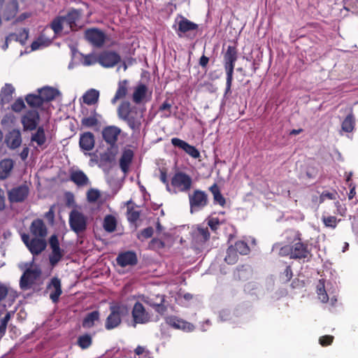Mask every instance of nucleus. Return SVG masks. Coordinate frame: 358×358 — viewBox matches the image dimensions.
Returning <instances> with one entry per match:
<instances>
[{"label":"nucleus","mask_w":358,"mask_h":358,"mask_svg":"<svg viewBox=\"0 0 358 358\" xmlns=\"http://www.w3.org/2000/svg\"><path fill=\"white\" fill-rule=\"evenodd\" d=\"M110 313L107 317L105 327L108 330L116 328L121 323L122 317L128 313L127 307L122 304L113 305L110 307Z\"/></svg>","instance_id":"f257e3e1"},{"label":"nucleus","mask_w":358,"mask_h":358,"mask_svg":"<svg viewBox=\"0 0 358 358\" xmlns=\"http://www.w3.org/2000/svg\"><path fill=\"white\" fill-rule=\"evenodd\" d=\"M20 267L22 269L26 268L24 274L20 279V287L23 289H27L31 287L35 281L39 278L41 275V270L39 268L33 264H20Z\"/></svg>","instance_id":"f03ea898"},{"label":"nucleus","mask_w":358,"mask_h":358,"mask_svg":"<svg viewBox=\"0 0 358 358\" xmlns=\"http://www.w3.org/2000/svg\"><path fill=\"white\" fill-rule=\"evenodd\" d=\"M335 288H333L332 285L329 282H326L324 280H320L316 286V293L317 298L322 303H327L330 300L331 304L334 305L336 301L335 294Z\"/></svg>","instance_id":"7ed1b4c3"},{"label":"nucleus","mask_w":358,"mask_h":358,"mask_svg":"<svg viewBox=\"0 0 358 358\" xmlns=\"http://www.w3.org/2000/svg\"><path fill=\"white\" fill-rule=\"evenodd\" d=\"M236 51L234 47L229 46L224 55V67L227 72V92L231 89L233 80L234 63L236 61Z\"/></svg>","instance_id":"20e7f679"},{"label":"nucleus","mask_w":358,"mask_h":358,"mask_svg":"<svg viewBox=\"0 0 358 358\" xmlns=\"http://www.w3.org/2000/svg\"><path fill=\"white\" fill-rule=\"evenodd\" d=\"M192 180L189 176L182 172H177L171 179V186L175 193L187 192L192 187Z\"/></svg>","instance_id":"39448f33"},{"label":"nucleus","mask_w":358,"mask_h":358,"mask_svg":"<svg viewBox=\"0 0 358 358\" xmlns=\"http://www.w3.org/2000/svg\"><path fill=\"white\" fill-rule=\"evenodd\" d=\"M69 224L76 233L83 232L87 227V217L79 210L73 209L69 215Z\"/></svg>","instance_id":"423d86ee"},{"label":"nucleus","mask_w":358,"mask_h":358,"mask_svg":"<svg viewBox=\"0 0 358 358\" xmlns=\"http://www.w3.org/2000/svg\"><path fill=\"white\" fill-rule=\"evenodd\" d=\"M134 322L137 324H145L151 321L152 314L146 310L141 301H137L132 310Z\"/></svg>","instance_id":"0eeeda50"},{"label":"nucleus","mask_w":358,"mask_h":358,"mask_svg":"<svg viewBox=\"0 0 358 358\" xmlns=\"http://www.w3.org/2000/svg\"><path fill=\"white\" fill-rule=\"evenodd\" d=\"M191 212L199 210L206 206L208 197L204 192L196 190L189 196Z\"/></svg>","instance_id":"6e6552de"},{"label":"nucleus","mask_w":358,"mask_h":358,"mask_svg":"<svg viewBox=\"0 0 358 358\" xmlns=\"http://www.w3.org/2000/svg\"><path fill=\"white\" fill-rule=\"evenodd\" d=\"M151 96L152 91L144 84L140 83L134 87L132 99L136 103L146 102L150 99Z\"/></svg>","instance_id":"1a4fd4ad"},{"label":"nucleus","mask_w":358,"mask_h":358,"mask_svg":"<svg viewBox=\"0 0 358 358\" xmlns=\"http://www.w3.org/2000/svg\"><path fill=\"white\" fill-rule=\"evenodd\" d=\"M22 239L33 255L39 254L46 247V243L43 238H33L29 241V236L24 234L22 236Z\"/></svg>","instance_id":"9d476101"},{"label":"nucleus","mask_w":358,"mask_h":358,"mask_svg":"<svg viewBox=\"0 0 358 358\" xmlns=\"http://www.w3.org/2000/svg\"><path fill=\"white\" fill-rule=\"evenodd\" d=\"M290 250V257L292 258H305L308 255V250L301 242L296 243L290 249L288 246H285L281 248L280 253L286 255Z\"/></svg>","instance_id":"9b49d317"},{"label":"nucleus","mask_w":358,"mask_h":358,"mask_svg":"<svg viewBox=\"0 0 358 358\" xmlns=\"http://www.w3.org/2000/svg\"><path fill=\"white\" fill-rule=\"evenodd\" d=\"M120 61V55L115 52L104 51L99 55V64L105 68L113 67Z\"/></svg>","instance_id":"f8f14e48"},{"label":"nucleus","mask_w":358,"mask_h":358,"mask_svg":"<svg viewBox=\"0 0 358 358\" xmlns=\"http://www.w3.org/2000/svg\"><path fill=\"white\" fill-rule=\"evenodd\" d=\"M166 322L171 327L184 331L189 332L194 329V326L192 324L176 316L167 317Z\"/></svg>","instance_id":"ddd939ff"},{"label":"nucleus","mask_w":358,"mask_h":358,"mask_svg":"<svg viewBox=\"0 0 358 358\" xmlns=\"http://www.w3.org/2000/svg\"><path fill=\"white\" fill-rule=\"evenodd\" d=\"M39 121L38 113L36 110H29L22 117V124L24 130H33L36 127Z\"/></svg>","instance_id":"4468645a"},{"label":"nucleus","mask_w":358,"mask_h":358,"mask_svg":"<svg viewBox=\"0 0 358 358\" xmlns=\"http://www.w3.org/2000/svg\"><path fill=\"white\" fill-rule=\"evenodd\" d=\"M50 245L52 249V254L50 256V262L52 266H55L60 261L63 255L59 246L58 238L56 236H52L50 237Z\"/></svg>","instance_id":"2eb2a0df"},{"label":"nucleus","mask_w":358,"mask_h":358,"mask_svg":"<svg viewBox=\"0 0 358 358\" xmlns=\"http://www.w3.org/2000/svg\"><path fill=\"white\" fill-rule=\"evenodd\" d=\"M47 289L52 302H57L62 293L60 280L57 278H53L48 285Z\"/></svg>","instance_id":"dca6fc26"},{"label":"nucleus","mask_w":358,"mask_h":358,"mask_svg":"<svg viewBox=\"0 0 358 358\" xmlns=\"http://www.w3.org/2000/svg\"><path fill=\"white\" fill-rule=\"evenodd\" d=\"M85 38L95 46H101L105 41V35L100 30L92 29L85 31Z\"/></svg>","instance_id":"f3484780"},{"label":"nucleus","mask_w":358,"mask_h":358,"mask_svg":"<svg viewBox=\"0 0 358 358\" xmlns=\"http://www.w3.org/2000/svg\"><path fill=\"white\" fill-rule=\"evenodd\" d=\"M140 300L145 304L155 308L157 312L162 313L164 311L162 303L164 298L162 295H157L155 297L152 296H142L140 297Z\"/></svg>","instance_id":"a211bd4d"},{"label":"nucleus","mask_w":358,"mask_h":358,"mask_svg":"<svg viewBox=\"0 0 358 358\" xmlns=\"http://www.w3.org/2000/svg\"><path fill=\"white\" fill-rule=\"evenodd\" d=\"M29 194V188L27 185H21L13 188L8 193L9 199L12 202L23 201Z\"/></svg>","instance_id":"6ab92c4d"},{"label":"nucleus","mask_w":358,"mask_h":358,"mask_svg":"<svg viewBox=\"0 0 358 358\" xmlns=\"http://www.w3.org/2000/svg\"><path fill=\"white\" fill-rule=\"evenodd\" d=\"M6 143L8 148L15 149L22 143L21 133L18 129H13L6 136Z\"/></svg>","instance_id":"aec40b11"},{"label":"nucleus","mask_w":358,"mask_h":358,"mask_svg":"<svg viewBox=\"0 0 358 358\" xmlns=\"http://www.w3.org/2000/svg\"><path fill=\"white\" fill-rule=\"evenodd\" d=\"M28 38V31L26 29L21 31L18 35L10 34L5 41H0V47L6 50L8 48V43L13 40L19 41L22 45H24Z\"/></svg>","instance_id":"412c9836"},{"label":"nucleus","mask_w":358,"mask_h":358,"mask_svg":"<svg viewBox=\"0 0 358 358\" xmlns=\"http://www.w3.org/2000/svg\"><path fill=\"white\" fill-rule=\"evenodd\" d=\"M15 89L12 84L6 83L0 91V103L4 105L9 103L13 97Z\"/></svg>","instance_id":"4be33fe9"},{"label":"nucleus","mask_w":358,"mask_h":358,"mask_svg":"<svg viewBox=\"0 0 358 358\" xmlns=\"http://www.w3.org/2000/svg\"><path fill=\"white\" fill-rule=\"evenodd\" d=\"M82 16V13L78 10H71L66 15L67 21L66 20L64 22L67 24H70V28L73 29V31L77 30L82 25L80 24V18Z\"/></svg>","instance_id":"5701e85b"},{"label":"nucleus","mask_w":358,"mask_h":358,"mask_svg":"<svg viewBox=\"0 0 358 358\" xmlns=\"http://www.w3.org/2000/svg\"><path fill=\"white\" fill-rule=\"evenodd\" d=\"M66 20L67 21L66 15L58 17L52 22L51 27L56 34L62 31L68 33L70 31H73V29L70 28V24L64 22Z\"/></svg>","instance_id":"b1692460"},{"label":"nucleus","mask_w":358,"mask_h":358,"mask_svg":"<svg viewBox=\"0 0 358 358\" xmlns=\"http://www.w3.org/2000/svg\"><path fill=\"white\" fill-rule=\"evenodd\" d=\"M117 262L121 266H132L136 264L137 257L134 252H126L117 257Z\"/></svg>","instance_id":"393cba45"},{"label":"nucleus","mask_w":358,"mask_h":358,"mask_svg":"<svg viewBox=\"0 0 358 358\" xmlns=\"http://www.w3.org/2000/svg\"><path fill=\"white\" fill-rule=\"evenodd\" d=\"M80 146L82 150L90 151L93 149L94 146V137L91 132H85L80 135Z\"/></svg>","instance_id":"a878e982"},{"label":"nucleus","mask_w":358,"mask_h":358,"mask_svg":"<svg viewBox=\"0 0 358 358\" xmlns=\"http://www.w3.org/2000/svg\"><path fill=\"white\" fill-rule=\"evenodd\" d=\"M142 117V113L134 109L124 120L127 122L131 129L135 130L139 128Z\"/></svg>","instance_id":"bb28decb"},{"label":"nucleus","mask_w":358,"mask_h":358,"mask_svg":"<svg viewBox=\"0 0 358 358\" xmlns=\"http://www.w3.org/2000/svg\"><path fill=\"white\" fill-rule=\"evenodd\" d=\"M31 232L35 236L44 238L47 234V229L41 220H34L30 227Z\"/></svg>","instance_id":"cd10ccee"},{"label":"nucleus","mask_w":358,"mask_h":358,"mask_svg":"<svg viewBox=\"0 0 358 358\" xmlns=\"http://www.w3.org/2000/svg\"><path fill=\"white\" fill-rule=\"evenodd\" d=\"M176 23L178 26V31L185 33L188 31L194 30L197 28V25L184 17L179 16L176 20Z\"/></svg>","instance_id":"c85d7f7f"},{"label":"nucleus","mask_w":358,"mask_h":358,"mask_svg":"<svg viewBox=\"0 0 358 358\" xmlns=\"http://www.w3.org/2000/svg\"><path fill=\"white\" fill-rule=\"evenodd\" d=\"M120 129L116 127H108L103 131V136L106 142L113 144L117 141Z\"/></svg>","instance_id":"c756f323"},{"label":"nucleus","mask_w":358,"mask_h":358,"mask_svg":"<svg viewBox=\"0 0 358 358\" xmlns=\"http://www.w3.org/2000/svg\"><path fill=\"white\" fill-rule=\"evenodd\" d=\"M38 93L43 98V102H48L59 94L57 90L50 87H44L38 90Z\"/></svg>","instance_id":"7c9ffc66"},{"label":"nucleus","mask_w":358,"mask_h":358,"mask_svg":"<svg viewBox=\"0 0 358 358\" xmlns=\"http://www.w3.org/2000/svg\"><path fill=\"white\" fill-rule=\"evenodd\" d=\"M13 161L5 159L0 162V178L5 179L9 176L13 168Z\"/></svg>","instance_id":"2f4dec72"},{"label":"nucleus","mask_w":358,"mask_h":358,"mask_svg":"<svg viewBox=\"0 0 358 358\" xmlns=\"http://www.w3.org/2000/svg\"><path fill=\"white\" fill-rule=\"evenodd\" d=\"M31 141L32 143H36L38 147L43 148V145L46 142V136L43 128H38L37 131L32 134Z\"/></svg>","instance_id":"473e14b6"},{"label":"nucleus","mask_w":358,"mask_h":358,"mask_svg":"<svg viewBox=\"0 0 358 358\" xmlns=\"http://www.w3.org/2000/svg\"><path fill=\"white\" fill-rule=\"evenodd\" d=\"M134 154L131 150H124L120 160V168L124 173H126L130 163L131 162Z\"/></svg>","instance_id":"72a5a7b5"},{"label":"nucleus","mask_w":358,"mask_h":358,"mask_svg":"<svg viewBox=\"0 0 358 358\" xmlns=\"http://www.w3.org/2000/svg\"><path fill=\"white\" fill-rule=\"evenodd\" d=\"M99 321V313L98 311H93L86 315L83 321V326L84 328H91L95 325L96 322Z\"/></svg>","instance_id":"f704fd0d"},{"label":"nucleus","mask_w":358,"mask_h":358,"mask_svg":"<svg viewBox=\"0 0 358 358\" xmlns=\"http://www.w3.org/2000/svg\"><path fill=\"white\" fill-rule=\"evenodd\" d=\"M99 96V91L91 89L87 91L83 96L84 103L87 105H92L97 102Z\"/></svg>","instance_id":"c9c22d12"},{"label":"nucleus","mask_w":358,"mask_h":358,"mask_svg":"<svg viewBox=\"0 0 358 358\" xmlns=\"http://www.w3.org/2000/svg\"><path fill=\"white\" fill-rule=\"evenodd\" d=\"M127 84L128 82L126 80L120 81L118 83V88L115 93L114 98L112 99V103L114 104L116 101L124 97L127 93Z\"/></svg>","instance_id":"e433bc0d"},{"label":"nucleus","mask_w":358,"mask_h":358,"mask_svg":"<svg viewBox=\"0 0 358 358\" xmlns=\"http://www.w3.org/2000/svg\"><path fill=\"white\" fill-rule=\"evenodd\" d=\"M210 236V234L207 227H198L194 231V238L196 241L201 243L206 242Z\"/></svg>","instance_id":"4c0bfd02"},{"label":"nucleus","mask_w":358,"mask_h":358,"mask_svg":"<svg viewBox=\"0 0 358 358\" xmlns=\"http://www.w3.org/2000/svg\"><path fill=\"white\" fill-rule=\"evenodd\" d=\"M80 62L83 66H92L99 63V56L94 52L87 55L80 54Z\"/></svg>","instance_id":"58836bf2"},{"label":"nucleus","mask_w":358,"mask_h":358,"mask_svg":"<svg viewBox=\"0 0 358 358\" xmlns=\"http://www.w3.org/2000/svg\"><path fill=\"white\" fill-rule=\"evenodd\" d=\"M25 100L33 108L40 107L43 103V98L39 93L38 94H29L27 95Z\"/></svg>","instance_id":"ea45409f"},{"label":"nucleus","mask_w":358,"mask_h":358,"mask_svg":"<svg viewBox=\"0 0 358 358\" xmlns=\"http://www.w3.org/2000/svg\"><path fill=\"white\" fill-rule=\"evenodd\" d=\"M71 180L78 185H85L87 183L88 179L85 174L80 171H76L71 173Z\"/></svg>","instance_id":"a19ab883"},{"label":"nucleus","mask_w":358,"mask_h":358,"mask_svg":"<svg viewBox=\"0 0 358 358\" xmlns=\"http://www.w3.org/2000/svg\"><path fill=\"white\" fill-rule=\"evenodd\" d=\"M134 109H131L130 107V103L129 102L124 101L122 102L118 108L117 113L120 118L122 120H125L126 117L131 114L132 110Z\"/></svg>","instance_id":"79ce46f5"},{"label":"nucleus","mask_w":358,"mask_h":358,"mask_svg":"<svg viewBox=\"0 0 358 358\" xmlns=\"http://www.w3.org/2000/svg\"><path fill=\"white\" fill-rule=\"evenodd\" d=\"M17 11V3L16 1H12L7 6L4 13V17L6 20L15 17Z\"/></svg>","instance_id":"37998d69"},{"label":"nucleus","mask_w":358,"mask_h":358,"mask_svg":"<svg viewBox=\"0 0 358 358\" xmlns=\"http://www.w3.org/2000/svg\"><path fill=\"white\" fill-rule=\"evenodd\" d=\"M238 259V254L236 251V248L231 245L227 250V255L224 258L225 262L229 264H235Z\"/></svg>","instance_id":"c03bdc74"},{"label":"nucleus","mask_w":358,"mask_h":358,"mask_svg":"<svg viewBox=\"0 0 358 358\" xmlns=\"http://www.w3.org/2000/svg\"><path fill=\"white\" fill-rule=\"evenodd\" d=\"M92 343V338L89 334L82 335L78 338V345L82 349L88 348Z\"/></svg>","instance_id":"a18cd8bd"},{"label":"nucleus","mask_w":358,"mask_h":358,"mask_svg":"<svg viewBox=\"0 0 358 358\" xmlns=\"http://www.w3.org/2000/svg\"><path fill=\"white\" fill-rule=\"evenodd\" d=\"M103 227L106 231L112 232L116 227V220L113 216L107 215L103 222Z\"/></svg>","instance_id":"49530a36"},{"label":"nucleus","mask_w":358,"mask_h":358,"mask_svg":"<svg viewBox=\"0 0 358 358\" xmlns=\"http://www.w3.org/2000/svg\"><path fill=\"white\" fill-rule=\"evenodd\" d=\"M51 43L50 39H45L43 37L38 38L36 41H34L31 45V50H36L48 46Z\"/></svg>","instance_id":"de8ad7c7"},{"label":"nucleus","mask_w":358,"mask_h":358,"mask_svg":"<svg viewBox=\"0 0 358 358\" xmlns=\"http://www.w3.org/2000/svg\"><path fill=\"white\" fill-rule=\"evenodd\" d=\"M233 247L236 248V251L239 255H245L250 252V248L247 243L242 241H237Z\"/></svg>","instance_id":"09e8293b"},{"label":"nucleus","mask_w":358,"mask_h":358,"mask_svg":"<svg viewBox=\"0 0 358 358\" xmlns=\"http://www.w3.org/2000/svg\"><path fill=\"white\" fill-rule=\"evenodd\" d=\"M355 126V120L352 115H349L346 117L345 120L343 122L342 128L345 131L350 132L353 130Z\"/></svg>","instance_id":"8fccbe9b"},{"label":"nucleus","mask_w":358,"mask_h":358,"mask_svg":"<svg viewBox=\"0 0 358 358\" xmlns=\"http://www.w3.org/2000/svg\"><path fill=\"white\" fill-rule=\"evenodd\" d=\"M212 193L214 196L215 201L218 203L220 206H224L225 203V199L222 196V194L220 193L217 187L216 186H213L211 187Z\"/></svg>","instance_id":"3c124183"},{"label":"nucleus","mask_w":358,"mask_h":358,"mask_svg":"<svg viewBox=\"0 0 358 358\" xmlns=\"http://www.w3.org/2000/svg\"><path fill=\"white\" fill-rule=\"evenodd\" d=\"M322 221L326 227L333 229L336 227L338 222L337 219L334 216L324 217Z\"/></svg>","instance_id":"603ef678"},{"label":"nucleus","mask_w":358,"mask_h":358,"mask_svg":"<svg viewBox=\"0 0 358 358\" xmlns=\"http://www.w3.org/2000/svg\"><path fill=\"white\" fill-rule=\"evenodd\" d=\"M98 122V120L95 115L84 117L82 120L83 125L87 127H91L96 125Z\"/></svg>","instance_id":"864d4df0"},{"label":"nucleus","mask_w":358,"mask_h":358,"mask_svg":"<svg viewBox=\"0 0 358 358\" xmlns=\"http://www.w3.org/2000/svg\"><path fill=\"white\" fill-rule=\"evenodd\" d=\"M184 151L194 158H198L200 155L199 152L194 146L187 144Z\"/></svg>","instance_id":"5fc2aeb1"},{"label":"nucleus","mask_w":358,"mask_h":358,"mask_svg":"<svg viewBox=\"0 0 358 358\" xmlns=\"http://www.w3.org/2000/svg\"><path fill=\"white\" fill-rule=\"evenodd\" d=\"M87 196L88 201L91 202L96 201L100 196V192L97 189H91L87 192Z\"/></svg>","instance_id":"6e6d98bb"},{"label":"nucleus","mask_w":358,"mask_h":358,"mask_svg":"<svg viewBox=\"0 0 358 358\" xmlns=\"http://www.w3.org/2000/svg\"><path fill=\"white\" fill-rule=\"evenodd\" d=\"M11 107L14 111L20 112L25 107V104L22 99H17Z\"/></svg>","instance_id":"4d7b16f0"},{"label":"nucleus","mask_w":358,"mask_h":358,"mask_svg":"<svg viewBox=\"0 0 358 358\" xmlns=\"http://www.w3.org/2000/svg\"><path fill=\"white\" fill-rule=\"evenodd\" d=\"M171 143L172 144L176 146V147H178L180 148H181L182 150H185V148H186V145L188 144L187 143H186L185 141L180 139V138H173L171 139Z\"/></svg>","instance_id":"13d9d810"},{"label":"nucleus","mask_w":358,"mask_h":358,"mask_svg":"<svg viewBox=\"0 0 358 358\" xmlns=\"http://www.w3.org/2000/svg\"><path fill=\"white\" fill-rule=\"evenodd\" d=\"M334 337L331 336H324L320 338V345L325 346L331 343Z\"/></svg>","instance_id":"bf43d9fd"},{"label":"nucleus","mask_w":358,"mask_h":358,"mask_svg":"<svg viewBox=\"0 0 358 358\" xmlns=\"http://www.w3.org/2000/svg\"><path fill=\"white\" fill-rule=\"evenodd\" d=\"M219 224V220L216 217H210L208 220V224L213 230H215Z\"/></svg>","instance_id":"052dcab7"},{"label":"nucleus","mask_w":358,"mask_h":358,"mask_svg":"<svg viewBox=\"0 0 358 358\" xmlns=\"http://www.w3.org/2000/svg\"><path fill=\"white\" fill-rule=\"evenodd\" d=\"M13 314V313H12V312L7 313L6 315H5V317L1 320V324L6 327L7 324H8V321L10 320L11 315Z\"/></svg>","instance_id":"680f3d73"},{"label":"nucleus","mask_w":358,"mask_h":358,"mask_svg":"<svg viewBox=\"0 0 358 358\" xmlns=\"http://www.w3.org/2000/svg\"><path fill=\"white\" fill-rule=\"evenodd\" d=\"M152 229L151 228H147L141 232V236L142 237L147 238L150 237L152 236Z\"/></svg>","instance_id":"e2e57ef3"},{"label":"nucleus","mask_w":358,"mask_h":358,"mask_svg":"<svg viewBox=\"0 0 358 358\" xmlns=\"http://www.w3.org/2000/svg\"><path fill=\"white\" fill-rule=\"evenodd\" d=\"M7 288L3 285H0V301H1L7 294Z\"/></svg>","instance_id":"0e129e2a"},{"label":"nucleus","mask_w":358,"mask_h":358,"mask_svg":"<svg viewBox=\"0 0 358 358\" xmlns=\"http://www.w3.org/2000/svg\"><path fill=\"white\" fill-rule=\"evenodd\" d=\"M29 155V148L27 147H25L23 148L22 152H20V157L22 160H25Z\"/></svg>","instance_id":"69168bd1"},{"label":"nucleus","mask_w":358,"mask_h":358,"mask_svg":"<svg viewBox=\"0 0 358 358\" xmlns=\"http://www.w3.org/2000/svg\"><path fill=\"white\" fill-rule=\"evenodd\" d=\"M337 208V213L341 215H344L345 213V208L342 207L338 202L336 203Z\"/></svg>","instance_id":"338daca9"},{"label":"nucleus","mask_w":358,"mask_h":358,"mask_svg":"<svg viewBox=\"0 0 358 358\" xmlns=\"http://www.w3.org/2000/svg\"><path fill=\"white\" fill-rule=\"evenodd\" d=\"M208 62V58L206 56H202L200 58L199 64L201 66H206Z\"/></svg>","instance_id":"774afa93"}]
</instances>
